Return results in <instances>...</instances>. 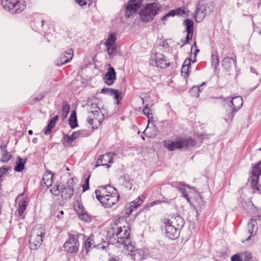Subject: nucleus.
I'll return each mask as SVG.
<instances>
[{"mask_svg":"<svg viewBox=\"0 0 261 261\" xmlns=\"http://www.w3.org/2000/svg\"><path fill=\"white\" fill-rule=\"evenodd\" d=\"M130 224L122 218L116 219L108 228L106 240L108 244L125 245L129 242Z\"/></svg>","mask_w":261,"mask_h":261,"instance_id":"nucleus-1","label":"nucleus"},{"mask_svg":"<svg viewBox=\"0 0 261 261\" xmlns=\"http://www.w3.org/2000/svg\"><path fill=\"white\" fill-rule=\"evenodd\" d=\"M96 197L105 207H111L116 205L120 199L116 190L110 186H100L95 191Z\"/></svg>","mask_w":261,"mask_h":261,"instance_id":"nucleus-2","label":"nucleus"},{"mask_svg":"<svg viewBox=\"0 0 261 261\" xmlns=\"http://www.w3.org/2000/svg\"><path fill=\"white\" fill-rule=\"evenodd\" d=\"M162 221L165 225L167 237L172 240L177 238L179 234L178 227L183 225L182 219L179 216H176L172 217V220L165 218Z\"/></svg>","mask_w":261,"mask_h":261,"instance_id":"nucleus-3","label":"nucleus"},{"mask_svg":"<svg viewBox=\"0 0 261 261\" xmlns=\"http://www.w3.org/2000/svg\"><path fill=\"white\" fill-rule=\"evenodd\" d=\"M163 144L165 148L170 151H174L177 149H181L193 147L195 142L192 138L179 137L175 141L170 140H164Z\"/></svg>","mask_w":261,"mask_h":261,"instance_id":"nucleus-4","label":"nucleus"},{"mask_svg":"<svg viewBox=\"0 0 261 261\" xmlns=\"http://www.w3.org/2000/svg\"><path fill=\"white\" fill-rule=\"evenodd\" d=\"M44 232L45 229L42 226H36L32 228L29 240L31 249L36 250L41 246Z\"/></svg>","mask_w":261,"mask_h":261,"instance_id":"nucleus-5","label":"nucleus"},{"mask_svg":"<svg viewBox=\"0 0 261 261\" xmlns=\"http://www.w3.org/2000/svg\"><path fill=\"white\" fill-rule=\"evenodd\" d=\"M2 6L5 10L12 14H16L24 11L27 4L24 0H2Z\"/></svg>","mask_w":261,"mask_h":261,"instance_id":"nucleus-6","label":"nucleus"},{"mask_svg":"<svg viewBox=\"0 0 261 261\" xmlns=\"http://www.w3.org/2000/svg\"><path fill=\"white\" fill-rule=\"evenodd\" d=\"M159 10L157 4L151 3L146 5L139 12L141 20L145 22L152 20Z\"/></svg>","mask_w":261,"mask_h":261,"instance_id":"nucleus-7","label":"nucleus"},{"mask_svg":"<svg viewBox=\"0 0 261 261\" xmlns=\"http://www.w3.org/2000/svg\"><path fill=\"white\" fill-rule=\"evenodd\" d=\"M79 234H69L68 238L64 244L65 251L70 254L76 253L79 249Z\"/></svg>","mask_w":261,"mask_h":261,"instance_id":"nucleus-8","label":"nucleus"},{"mask_svg":"<svg viewBox=\"0 0 261 261\" xmlns=\"http://www.w3.org/2000/svg\"><path fill=\"white\" fill-rule=\"evenodd\" d=\"M261 160L252 166L251 174L250 176V182L251 188L256 191L261 190V186L259 184V178L261 175Z\"/></svg>","mask_w":261,"mask_h":261,"instance_id":"nucleus-9","label":"nucleus"},{"mask_svg":"<svg viewBox=\"0 0 261 261\" xmlns=\"http://www.w3.org/2000/svg\"><path fill=\"white\" fill-rule=\"evenodd\" d=\"M182 192L183 196L191 204H199L201 201L200 194L194 188L184 187Z\"/></svg>","mask_w":261,"mask_h":261,"instance_id":"nucleus-10","label":"nucleus"},{"mask_svg":"<svg viewBox=\"0 0 261 261\" xmlns=\"http://www.w3.org/2000/svg\"><path fill=\"white\" fill-rule=\"evenodd\" d=\"M77 184L73 179L68 180L67 183L62 185L61 188V195L63 199H68L72 197L74 193L75 194Z\"/></svg>","mask_w":261,"mask_h":261,"instance_id":"nucleus-11","label":"nucleus"},{"mask_svg":"<svg viewBox=\"0 0 261 261\" xmlns=\"http://www.w3.org/2000/svg\"><path fill=\"white\" fill-rule=\"evenodd\" d=\"M243 99L240 96H237L232 98L231 101V107L232 110H230L229 112H228L225 115V120L226 121H231L233 116L234 112L238 109L240 108L243 105Z\"/></svg>","mask_w":261,"mask_h":261,"instance_id":"nucleus-12","label":"nucleus"},{"mask_svg":"<svg viewBox=\"0 0 261 261\" xmlns=\"http://www.w3.org/2000/svg\"><path fill=\"white\" fill-rule=\"evenodd\" d=\"M142 3V0H130L126 7L125 17L128 18L135 14L141 8Z\"/></svg>","mask_w":261,"mask_h":261,"instance_id":"nucleus-13","label":"nucleus"},{"mask_svg":"<svg viewBox=\"0 0 261 261\" xmlns=\"http://www.w3.org/2000/svg\"><path fill=\"white\" fill-rule=\"evenodd\" d=\"M153 58L152 61L154 62L155 65L161 68H166L170 65L169 61L165 56L160 53H155Z\"/></svg>","mask_w":261,"mask_h":261,"instance_id":"nucleus-14","label":"nucleus"},{"mask_svg":"<svg viewBox=\"0 0 261 261\" xmlns=\"http://www.w3.org/2000/svg\"><path fill=\"white\" fill-rule=\"evenodd\" d=\"M116 40V37L115 34L111 33L109 35L108 38L105 42L107 51L110 55L114 54L116 50V45L115 44Z\"/></svg>","mask_w":261,"mask_h":261,"instance_id":"nucleus-15","label":"nucleus"},{"mask_svg":"<svg viewBox=\"0 0 261 261\" xmlns=\"http://www.w3.org/2000/svg\"><path fill=\"white\" fill-rule=\"evenodd\" d=\"M142 200L138 197L133 201L127 203L124 208V213L127 216H129L142 203Z\"/></svg>","mask_w":261,"mask_h":261,"instance_id":"nucleus-16","label":"nucleus"},{"mask_svg":"<svg viewBox=\"0 0 261 261\" xmlns=\"http://www.w3.org/2000/svg\"><path fill=\"white\" fill-rule=\"evenodd\" d=\"M74 52L73 49H69L63 53L57 61L56 64L58 66H62L69 62L73 58Z\"/></svg>","mask_w":261,"mask_h":261,"instance_id":"nucleus-17","label":"nucleus"},{"mask_svg":"<svg viewBox=\"0 0 261 261\" xmlns=\"http://www.w3.org/2000/svg\"><path fill=\"white\" fill-rule=\"evenodd\" d=\"M113 156L110 153H106L99 156L95 162V167L99 166H106L108 167L110 166V164L112 162Z\"/></svg>","mask_w":261,"mask_h":261,"instance_id":"nucleus-18","label":"nucleus"},{"mask_svg":"<svg viewBox=\"0 0 261 261\" xmlns=\"http://www.w3.org/2000/svg\"><path fill=\"white\" fill-rule=\"evenodd\" d=\"M185 24L186 26L187 34L186 39L182 41L183 45L188 43L191 40H192L194 32V22L192 20L190 19H186L185 20Z\"/></svg>","mask_w":261,"mask_h":261,"instance_id":"nucleus-19","label":"nucleus"},{"mask_svg":"<svg viewBox=\"0 0 261 261\" xmlns=\"http://www.w3.org/2000/svg\"><path fill=\"white\" fill-rule=\"evenodd\" d=\"M116 80V73L114 68L110 67L105 74L103 81L108 86L113 85Z\"/></svg>","mask_w":261,"mask_h":261,"instance_id":"nucleus-20","label":"nucleus"},{"mask_svg":"<svg viewBox=\"0 0 261 261\" xmlns=\"http://www.w3.org/2000/svg\"><path fill=\"white\" fill-rule=\"evenodd\" d=\"M81 135L80 131H75L72 133L71 135H65L63 139V144L66 146L73 147V142L79 138Z\"/></svg>","mask_w":261,"mask_h":261,"instance_id":"nucleus-21","label":"nucleus"},{"mask_svg":"<svg viewBox=\"0 0 261 261\" xmlns=\"http://www.w3.org/2000/svg\"><path fill=\"white\" fill-rule=\"evenodd\" d=\"M18 207L17 208L18 215L21 219H23L25 218L24 212L27 209L28 204V199L25 198H18Z\"/></svg>","mask_w":261,"mask_h":261,"instance_id":"nucleus-22","label":"nucleus"},{"mask_svg":"<svg viewBox=\"0 0 261 261\" xmlns=\"http://www.w3.org/2000/svg\"><path fill=\"white\" fill-rule=\"evenodd\" d=\"M252 258V253L248 251H244L237 253L231 257V261H250Z\"/></svg>","mask_w":261,"mask_h":261,"instance_id":"nucleus-23","label":"nucleus"},{"mask_svg":"<svg viewBox=\"0 0 261 261\" xmlns=\"http://www.w3.org/2000/svg\"><path fill=\"white\" fill-rule=\"evenodd\" d=\"M235 62L236 58L227 57L222 60V65L224 70L228 72L233 69Z\"/></svg>","mask_w":261,"mask_h":261,"instance_id":"nucleus-24","label":"nucleus"},{"mask_svg":"<svg viewBox=\"0 0 261 261\" xmlns=\"http://www.w3.org/2000/svg\"><path fill=\"white\" fill-rule=\"evenodd\" d=\"M102 120V117H95L94 115H92L88 117L87 121L93 129H97L101 125Z\"/></svg>","mask_w":261,"mask_h":261,"instance_id":"nucleus-25","label":"nucleus"},{"mask_svg":"<svg viewBox=\"0 0 261 261\" xmlns=\"http://www.w3.org/2000/svg\"><path fill=\"white\" fill-rule=\"evenodd\" d=\"M89 177L85 179L84 182L82 185H77L75 190V194H81L89 189Z\"/></svg>","mask_w":261,"mask_h":261,"instance_id":"nucleus-26","label":"nucleus"},{"mask_svg":"<svg viewBox=\"0 0 261 261\" xmlns=\"http://www.w3.org/2000/svg\"><path fill=\"white\" fill-rule=\"evenodd\" d=\"M68 124L72 129L75 128L79 126L76 112L75 110H73L71 111V114L68 119Z\"/></svg>","mask_w":261,"mask_h":261,"instance_id":"nucleus-27","label":"nucleus"},{"mask_svg":"<svg viewBox=\"0 0 261 261\" xmlns=\"http://www.w3.org/2000/svg\"><path fill=\"white\" fill-rule=\"evenodd\" d=\"M191 60L187 59L184 62L183 65L181 67V73L184 76H188L190 72V68L191 67Z\"/></svg>","mask_w":261,"mask_h":261,"instance_id":"nucleus-28","label":"nucleus"},{"mask_svg":"<svg viewBox=\"0 0 261 261\" xmlns=\"http://www.w3.org/2000/svg\"><path fill=\"white\" fill-rule=\"evenodd\" d=\"M59 120V116L56 115L53 117L49 121L47 127L44 131L46 135L50 134L53 128L55 126V125Z\"/></svg>","mask_w":261,"mask_h":261,"instance_id":"nucleus-29","label":"nucleus"},{"mask_svg":"<svg viewBox=\"0 0 261 261\" xmlns=\"http://www.w3.org/2000/svg\"><path fill=\"white\" fill-rule=\"evenodd\" d=\"M54 175L50 172H46L43 176V181L45 186L48 188L53 184Z\"/></svg>","mask_w":261,"mask_h":261,"instance_id":"nucleus-30","label":"nucleus"},{"mask_svg":"<svg viewBox=\"0 0 261 261\" xmlns=\"http://www.w3.org/2000/svg\"><path fill=\"white\" fill-rule=\"evenodd\" d=\"M91 109V111L89 113V116L93 115L95 116V117H103L101 111L97 104H92Z\"/></svg>","mask_w":261,"mask_h":261,"instance_id":"nucleus-31","label":"nucleus"},{"mask_svg":"<svg viewBox=\"0 0 261 261\" xmlns=\"http://www.w3.org/2000/svg\"><path fill=\"white\" fill-rule=\"evenodd\" d=\"M63 184L61 182H57L56 184H52L51 186L49 187L50 188V191L54 195H59L61 192V188H62Z\"/></svg>","mask_w":261,"mask_h":261,"instance_id":"nucleus-32","label":"nucleus"},{"mask_svg":"<svg viewBox=\"0 0 261 261\" xmlns=\"http://www.w3.org/2000/svg\"><path fill=\"white\" fill-rule=\"evenodd\" d=\"M70 109V105L66 101H63L62 103L61 109V117L63 118V119H65L67 117L68 113H69Z\"/></svg>","mask_w":261,"mask_h":261,"instance_id":"nucleus-33","label":"nucleus"},{"mask_svg":"<svg viewBox=\"0 0 261 261\" xmlns=\"http://www.w3.org/2000/svg\"><path fill=\"white\" fill-rule=\"evenodd\" d=\"M26 162L25 159H22L20 158H18L16 162V165L15 167V170L16 172H20L24 168V165Z\"/></svg>","mask_w":261,"mask_h":261,"instance_id":"nucleus-34","label":"nucleus"},{"mask_svg":"<svg viewBox=\"0 0 261 261\" xmlns=\"http://www.w3.org/2000/svg\"><path fill=\"white\" fill-rule=\"evenodd\" d=\"M114 96V98L116 100V103L119 105L121 103V101L122 99L123 94L121 91L117 90L114 89L112 94Z\"/></svg>","mask_w":261,"mask_h":261,"instance_id":"nucleus-35","label":"nucleus"},{"mask_svg":"<svg viewBox=\"0 0 261 261\" xmlns=\"http://www.w3.org/2000/svg\"><path fill=\"white\" fill-rule=\"evenodd\" d=\"M143 113L148 118V123L151 122L153 121V116L152 115V113L151 112L150 109L148 107H145L143 109Z\"/></svg>","mask_w":261,"mask_h":261,"instance_id":"nucleus-36","label":"nucleus"},{"mask_svg":"<svg viewBox=\"0 0 261 261\" xmlns=\"http://www.w3.org/2000/svg\"><path fill=\"white\" fill-rule=\"evenodd\" d=\"M211 62L213 65L216 67L219 63V58L218 53H213L211 56Z\"/></svg>","mask_w":261,"mask_h":261,"instance_id":"nucleus-37","label":"nucleus"},{"mask_svg":"<svg viewBox=\"0 0 261 261\" xmlns=\"http://www.w3.org/2000/svg\"><path fill=\"white\" fill-rule=\"evenodd\" d=\"M92 239L91 237L88 238L84 242V248L86 249V253H88L91 247Z\"/></svg>","mask_w":261,"mask_h":261,"instance_id":"nucleus-38","label":"nucleus"},{"mask_svg":"<svg viewBox=\"0 0 261 261\" xmlns=\"http://www.w3.org/2000/svg\"><path fill=\"white\" fill-rule=\"evenodd\" d=\"M11 154L7 151H5L1 156V160L3 162H7L11 159Z\"/></svg>","mask_w":261,"mask_h":261,"instance_id":"nucleus-39","label":"nucleus"},{"mask_svg":"<svg viewBox=\"0 0 261 261\" xmlns=\"http://www.w3.org/2000/svg\"><path fill=\"white\" fill-rule=\"evenodd\" d=\"M114 89H112V88H103L101 90L100 93L101 94H103L111 95V94H112V92H113Z\"/></svg>","mask_w":261,"mask_h":261,"instance_id":"nucleus-40","label":"nucleus"},{"mask_svg":"<svg viewBox=\"0 0 261 261\" xmlns=\"http://www.w3.org/2000/svg\"><path fill=\"white\" fill-rule=\"evenodd\" d=\"M175 15H176L175 10H172L170 11L167 14H166L164 16H163L162 18V20H166L167 17L169 16H174Z\"/></svg>","mask_w":261,"mask_h":261,"instance_id":"nucleus-41","label":"nucleus"},{"mask_svg":"<svg viewBox=\"0 0 261 261\" xmlns=\"http://www.w3.org/2000/svg\"><path fill=\"white\" fill-rule=\"evenodd\" d=\"M126 250L130 252H133L134 251V246L130 243V241L127 243L125 245H123Z\"/></svg>","mask_w":261,"mask_h":261,"instance_id":"nucleus-42","label":"nucleus"},{"mask_svg":"<svg viewBox=\"0 0 261 261\" xmlns=\"http://www.w3.org/2000/svg\"><path fill=\"white\" fill-rule=\"evenodd\" d=\"M190 93L192 96L198 97L199 96V89L196 87H193L190 90Z\"/></svg>","mask_w":261,"mask_h":261,"instance_id":"nucleus-43","label":"nucleus"},{"mask_svg":"<svg viewBox=\"0 0 261 261\" xmlns=\"http://www.w3.org/2000/svg\"><path fill=\"white\" fill-rule=\"evenodd\" d=\"M92 1V0H76V2L80 6H84L86 5L88 3L89 4Z\"/></svg>","mask_w":261,"mask_h":261,"instance_id":"nucleus-44","label":"nucleus"},{"mask_svg":"<svg viewBox=\"0 0 261 261\" xmlns=\"http://www.w3.org/2000/svg\"><path fill=\"white\" fill-rule=\"evenodd\" d=\"M176 15L185 14L186 12L185 10L181 8H178L175 10Z\"/></svg>","mask_w":261,"mask_h":261,"instance_id":"nucleus-45","label":"nucleus"},{"mask_svg":"<svg viewBox=\"0 0 261 261\" xmlns=\"http://www.w3.org/2000/svg\"><path fill=\"white\" fill-rule=\"evenodd\" d=\"M161 203V201L160 200H156V201H154L152 202H151L150 203H149L148 204L146 205V206L147 207H150L151 206H154L155 205H157V204H160Z\"/></svg>","mask_w":261,"mask_h":261,"instance_id":"nucleus-46","label":"nucleus"},{"mask_svg":"<svg viewBox=\"0 0 261 261\" xmlns=\"http://www.w3.org/2000/svg\"><path fill=\"white\" fill-rule=\"evenodd\" d=\"M28 133L29 135H31L33 134V131L32 130H29Z\"/></svg>","mask_w":261,"mask_h":261,"instance_id":"nucleus-47","label":"nucleus"},{"mask_svg":"<svg viewBox=\"0 0 261 261\" xmlns=\"http://www.w3.org/2000/svg\"><path fill=\"white\" fill-rule=\"evenodd\" d=\"M109 261H117L116 259L111 258L109 260Z\"/></svg>","mask_w":261,"mask_h":261,"instance_id":"nucleus-48","label":"nucleus"},{"mask_svg":"<svg viewBox=\"0 0 261 261\" xmlns=\"http://www.w3.org/2000/svg\"><path fill=\"white\" fill-rule=\"evenodd\" d=\"M8 142H9L8 141H7V140L6 141V143L5 145L4 146V148H6V147L7 145V144H8Z\"/></svg>","mask_w":261,"mask_h":261,"instance_id":"nucleus-49","label":"nucleus"},{"mask_svg":"<svg viewBox=\"0 0 261 261\" xmlns=\"http://www.w3.org/2000/svg\"><path fill=\"white\" fill-rule=\"evenodd\" d=\"M78 206H79V209H82V208H83V206H82L79 205Z\"/></svg>","mask_w":261,"mask_h":261,"instance_id":"nucleus-50","label":"nucleus"},{"mask_svg":"<svg viewBox=\"0 0 261 261\" xmlns=\"http://www.w3.org/2000/svg\"><path fill=\"white\" fill-rule=\"evenodd\" d=\"M60 213H61V214L63 215V211H60Z\"/></svg>","mask_w":261,"mask_h":261,"instance_id":"nucleus-51","label":"nucleus"},{"mask_svg":"<svg viewBox=\"0 0 261 261\" xmlns=\"http://www.w3.org/2000/svg\"><path fill=\"white\" fill-rule=\"evenodd\" d=\"M196 21H198V20H197V14H196Z\"/></svg>","mask_w":261,"mask_h":261,"instance_id":"nucleus-52","label":"nucleus"},{"mask_svg":"<svg viewBox=\"0 0 261 261\" xmlns=\"http://www.w3.org/2000/svg\"><path fill=\"white\" fill-rule=\"evenodd\" d=\"M194 46L196 47V42H195L194 43Z\"/></svg>","mask_w":261,"mask_h":261,"instance_id":"nucleus-53","label":"nucleus"},{"mask_svg":"<svg viewBox=\"0 0 261 261\" xmlns=\"http://www.w3.org/2000/svg\"><path fill=\"white\" fill-rule=\"evenodd\" d=\"M260 150H261V148L259 149Z\"/></svg>","mask_w":261,"mask_h":261,"instance_id":"nucleus-54","label":"nucleus"}]
</instances>
